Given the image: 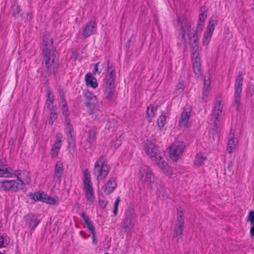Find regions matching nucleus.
Wrapping results in <instances>:
<instances>
[{
    "instance_id": "f257e3e1",
    "label": "nucleus",
    "mask_w": 254,
    "mask_h": 254,
    "mask_svg": "<svg viewBox=\"0 0 254 254\" xmlns=\"http://www.w3.org/2000/svg\"><path fill=\"white\" fill-rule=\"evenodd\" d=\"M42 49L45 64L47 66L51 65L56 60V52L53 38L48 33L45 34L43 37Z\"/></svg>"
},
{
    "instance_id": "f03ea898",
    "label": "nucleus",
    "mask_w": 254,
    "mask_h": 254,
    "mask_svg": "<svg viewBox=\"0 0 254 254\" xmlns=\"http://www.w3.org/2000/svg\"><path fill=\"white\" fill-rule=\"evenodd\" d=\"M182 37L184 40L189 43L192 49H198L197 37L194 25L190 21L185 19L182 22Z\"/></svg>"
},
{
    "instance_id": "7ed1b4c3",
    "label": "nucleus",
    "mask_w": 254,
    "mask_h": 254,
    "mask_svg": "<svg viewBox=\"0 0 254 254\" xmlns=\"http://www.w3.org/2000/svg\"><path fill=\"white\" fill-rule=\"evenodd\" d=\"M185 148V145L184 142L179 140L174 141L167 148L170 159L173 162H177L182 158Z\"/></svg>"
},
{
    "instance_id": "20e7f679",
    "label": "nucleus",
    "mask_w": 254,
    "mask_h": 254,
    "mask_svg": "<svg viewBox=\"0 0 254 254\" xmlns=\"http://www.w3.org/2000/svg\"><path fill=\"white\" fill-rule=\"evenodd\" d=\"M1 188L6 191L16 192L22 188L21 187V183L19 184L14 178L13 174L9 178H7L0 182Z\"/></svg>"
},
{
    "instance_id": "39448f33",
    "label": "nucleus",
    "mask_w": 254,
    "mask_h": 254,
    "mask_svg": "<svg viewBox=\"0 0 254 254\" xmlns=\"http://www.w3.org/2000/svg\"><path fill=\"white\" fill-rule=\"evenodd\" d=\"M109 168L104 158H99L95 165L94 172L98 180H103L109 172Z\"/></svg>"
},
{
    "instance_id": "423d86ee",
    "label": "nucleus",
    "mask_w": 254,
    "mask_h": 254,
    "mask_svg": "<svg viewBox=\"0 0 254 254\" xmlns=\"http://www.w3.org/2000/svg\"><path fill=\"white\" fill-rule=\"evenodd\" d=\"M83 180L86 198L88 201L92 202L94 199V195L90 174L87 170L84 172Z\"/></svg>"
},
{
    "instance_id": "0eeeda50",
    "label": "nucleus",
    "mask_w": 254,
    "mask_h": 254,
    "mask_svg": "<svg viewBox=\"0 0 254 254\" xmlns=\"http://www.w3.org/2000/svg\"><path fill=\"white\" fill-rule=\"evenodd\" d=\"M151 160L165 173L167 174H171V168L168 165L165 155L162 151H160Z\"/></svg>"
},
{
    "instance_id": "6e6552de",
    "label": "nucleus",
    "mask_w": 254,
    "mask_h": 254,
    "mask_svg": "<svg viewBox=\"0 0 254 254\" xmlns=\"http://www.w3.org/2000/svg\"><path fill=\"white\" fill-rule=\"evenodd\" d=\"M139 177L141 182L146 185L153 183L154 180L152 171L147 166L140 168L139 171Z\"/></svg>"
},
{
    "instance_id": "1a4fd4ad",
    "label": "nucleus",
    "mask_w": 254,
    "mask_h": 254,
    "mask_svg": "<svg viewBox=\"0 0 254 254\" xmlns=\"http://www.w3.org/2000/svg\"><path fill=\"white\" fill-rule=\"evenodd\" d=\"M216 22L217 20L215 18L210 19L202 39L203 45L206 46L209 43Z\"/></svg>"
},
{
    "instance_id": "9d476101",
    "label": "nucleus",
    "mask_w": 254,
    "mask_h": 254,
    "mask_svg": "<svg viewBox=\"0 0 254 254\" xmlns=\"http://www.w3.org/2000/svg\"><path fill=\"white\" fill-rule=\"evenodd\" d=\"M97 24L94 21L87 23L82 28L81 34L84 38H87L94 34L96 31Z\"/></svg>"
},
{
    "instance_id": "9b49d317",
    "label": "nucleus",
    "mask_w": 254,
    "mask_h": 254,
    "mask_svg": "<svg viewBox=\"0 0 254 254\" xmlns=\"http://www.w3.org/2000/svg\"><path fill=\"white\" fill-rule=\"evenodd\" d=\"M115 72L113 70H112L110 75L107 76V81L105 88V92L107 94V97L108 98H111L113 94L115 88Z\"/></svg>"
},
{
    "instance_id": "f8f14e48",
    "label": "nucleus",
    "mask_w": 254,
    "mask_h": 254,
    "mask_svg": "<svg viewBox=\"0 0 254 254\" xmlns=\"http://www.w3.org/2000/svg\"><path fill=\"white\" fill-rule=\"evenodd\" d=\"M144 150L151 159L161 151L159 149L155 143L151 141H147L145 142Z\"/></svg>"
},
{
    "instance_id": "ddd939ff",
    "label": "nucleus",
    "mask_w": 254,
    "mask_h": 254,
    "mask_svg": "<svg viewBox=\"0 0 254 254\" xmlns=\"http://www.w3.org/2000/svg\"><path fill=\"white\" fill-rule=\"evenodd\" d=\"M238 142V139L235 136V131L231 130L227 147V151L228 153L231 154L235 151Z\"/></svg>"
},
{
    "instance_id": "4468645a",
    "label": "nucleus",
    "mask_w": 254,
    "mask_h": 254,
    "mask_svg": "<svg viewBox=\"0 0 254 254\" xmlns=\"http://www.w3.org/2000/svg\"><path fill=\"white\" fill-rule=\"evenodd\" d=\"M63 137L61 134H58L57 136V140L55 142L52 150L51 155L53 159L58 158L59 152L62 146V142L63 141Z\"/></svg>"
},
{
    "instance_id": "2eb2a0df",
    "label": "nucleus",
    "mask_w": 254,
    "mask_h": 254,
    "mask_svg": "<svg viewBox=\"0 0 254 254\" xmlns=\"http://www.w3.org/2000/svg\"><path fill=\"white\" fill-rule=\"evenodd\" d=\"M83 218L85 222V227L87 228L92 234V242L93 244L96 245L97 243V240L96 239L95 229L92 222L88 216L84 215Z\"/></svg>"
},
{
    "instance_id": "dca6fc26",
    "label": "nucleus",
    "mask_w": 254,
    "mask_h": 254,
    "mask_svg": "<svg viewBox=\"0 0 254 254\" xmlns=\"http://www.w3.org/2000/svg\"><path fill=\"white\" fill-rule=\"evenodd\" d=\"M13 176L19 184L21 183V187L22 189L24 183H27L30 181L28 173L25 171L18 172L16 174H13Z\"/></svg>"
},
{
    "instance_id": "f3484780",
    "label": "nucleus",
    "mask_w": 254,
    "mask_h": 254,
    "mask_svg": "<svg viewBox=\"0 0 254 254\" xmlns=\"http://www.w3.org/2000/svg\"><path fill=\"white\" fill-rule=\"evenodd\" d=\"M85 96L87 99V106L91 110L94 109L98 103L96 96L93 93L88 91L85 93Z\"/></svg>"
},
{
    "instance_id": "a211bd4d",
    "label": "nucleus",
    "mask_w": 254,
    "mask_h": 254,
    "mask_svg": "<svg viewBox=\"0 0 254 254\" xmlns=\"http://www.w3.org/2000/svg\"><path fill=\"white\" fill-rule=\"evenodd\" d=\"M117 186V183L116 179L111 178L103 187L104 192L107 194H109L115 190Z\"/></svg>"
},
{
    "instance_id": "6ab92c4d",
    "label": "nucleus",
    "mask_w": 254,
    "mask_h": 254,
    "mask_svg": "<svg viewBox=\"0 0 254 254\" xmlns=\"http://www.w3.org/2000/svg\"><path fill=\"white\" fill-rule=\"evenodd\" d=\"M185 222H175L174 228V237L180 238L183 234Z\"/></svg>"
},
{
    "instance_id": "aec40b11",
    "label": "nucleus",
    "mask_w": 254,
    "mask_h": 254,
    "mask_svg": "<svg viewBox=\"0 0 254 254\" xmlns=\"http://www.w3.org/2000/svg\"><path fill=\"white\" fill-rule=\"evenodd\" d=\"M190 114V112L186 110L182 113L179 123V127L181 128H184L188 127Z\"/></svg>"
},
{
    "instance_id": "412c9836",
    "label": "nucleus",
    "mask_w": 254,
    "mask_h": 254,
    "mask_svg": "<svg viewBox=\"0 0 254 254\" xmlns=\"http://www.w3.org/2000/svg\"><path fill=\"white\" fill-rule=\"evenodd\" d=\"M157 105L153 104H150L146 110V116L149 122H152L157 110Z\"/></svg>"
},
{
    "instance_id": "4be33fe9",
    "label": "nucleus",
    "mask_w": 254,
    "mask_h": 254,
    "mask_svg": "<svg viewBox=\"0 0 254 254\" xmlns=\"http://www.w3.org/2000/svg\"><path fill=\"white\" fill-rule=\"evenodd\" d=\"M85 80L86 84L88 86H90L93 88H95L98 86V82L97 79L91 73H88L86 75Z\"/></svg>"
},
{
    "instance_id": "5701e85b",
    "label": "nucleus",
    "mask_w": 254,
    "mask_h": 254,
    "mask_svg": "<svg viewBox=\"0 0 254 254\" xmlns=\"http://www.w3.org/2000/svg\"><path fill=\"white\" fill-rule=\"evenodd\" d=\"M39 223L38 219L34 216L28 217L27 223L31 230H34L37 226Z\"/></svg>"
},
{
    "instance_id": "b1692460",
    "label": "nucleus",
    "mask_w": 254,
    "mask_h": 254,
    "mask_svg": "<svg viewBox=\"0 0 254 254\" xmlns=\"http://www.w3.org/2000/svg\"><path fill=\"white\" fill-rule=\"evenodd\" d=\"M12 172L10 169L5 166L0 165V177L9 178Z\"/></svg>"
},
{
    "instance_id": "393cba45",
    "label": "nucleus",
    "mask_w": 254,
    "mask_h": 254,
    "mask_svg": "<svg viewBox=\"0 0 254 254\" xmlns=\"http://www.w3.org/2000/svg\"><path fill=\"white\" fill-rule=\"evenodd\" d=\"M64 171L63 163L61 161H58L55 166V174L57 178L60 179Z\"/></svg>"
},
{
    "instance_id": "a878e982",
    "label": "nucleus",
    "mask_w": 254,
    "mask_h": 254,
    "mask_svg": "<svg viewBox=\"0 0 254 254\" xmlns=\"http://www.w3.org/2000/svg\"><path fill=\"white\" fill-rule=\"evenodd\" d=\"M133 225L134 223L130 216H127L123 220V226L126 230L130 229Z\"/></svg>"
},
{
    "instance_id": "bb28decb",
    "label": "nucleus",
    "mask_w": 254,
    "mask_h": 254,
    "mask_svg": "<svg viewBox=\"0 0 254 254\" xmlns=\"http://www.w3.org/2000/svg\"><path fill=\"white\" fill-rule=\"evenodd\" d=\"M206 157L202 153H199L196 154L194 163L196 166H200L203 164Z\"/></svg>"
},
{
    "instance_id": "cd10ccee",
    "label": "nucleus",
    "mask_w": 254,
    "mask_h": 254,
    "mask_svg": "<svg viewBox=\"0 0 254 254\" xmlns=\"http://www.w3.org/2000/svg\"><path fill=\"white\" fill-rule=\"evenodd\" d=\"M197 50H194L192 49V65L193 64H200V58L199 54L197 53Z\"/></svg>"
},
{
    "instance_id": "c85d7f7f",
    "label": "nucleus",
    "mask_w": 254,
    "mask_h": 254,
    "mask_svg": "<svg viewBox=\"0 0 254 254\" xmlns=\"http://www.w3.org/2000/svg\"><path fill=\"white\" fill-rule=\"evenodd\" d=\"M222 109V106L220 101H217L214 107L213 116H220Z\"/></svg>"
},
{
    "instance_id": "c756f323",
    "label": "nucleus",
    "mask_w": 254,
    "mask_h": 254,
    "mask_svg": "<svg viewBox=\"0 0 254 254\" xmlns=\"http://www.w3.org/2000/svg\"><path fill=\"white\" fill-rule=\"evenodd\" d=\"M60 96L62 100L61 104L63 106V113L64 116H67L68 115V109L66 106V102L64 98V93L63 92H60Z\"/></svg>"
},
{
    "instance_id": "7c9ffc66",
    "label": "nucleus",
    "mask_w": 254,
    "mask_h": 254,
    "mask_svg": "<svg viewBox=\"0 0 254 254\" xmlns=\"http://www.w3.org/2000/svg\"><path fill=\"white\" fill-rule=\"evenodd\" d=\"M32 199L35 201L41 200L43 201L44 198L45 197V193L37 192L30 195Z\"/></svg>"
},
{
    "instance_id": "2f4dec72",
    "label": "nucleus",
    "mask_w": 254,
    "mask_h": 254,
    "mask_svg": "<svg viewBox=\"0 0 254 254\" xmlns=\"http://www.w3.org/2000/svg\"><path fill=\"white\" fill-rule=\"evenodd\" d=\"M166 123V117L164 115H160L157 120V124L158 127L162 129L164 127Z\"/></svg>"
},
{
    "instance_id": "473e14b6",
    "label": "nucleus",
    "mask_w": 254,
    "mask_h": 254,
    "mask_svg": "<svg viewBox=\"0 0 254 254\" xmlns=\"http://www.w3.org/2000/svg\"><path fill=\"white\" fill-rule=\"evenodd\" d=\"M57 117V113L55 111H52L50 113V116L49 118V125L50 126H53Z\"/></svg>"
},
{
    "instance_id": "72a5a7b5",
    "label": "nucleus",
    "mask_w": 254,
    "mask_h": 254,
    "mask_svg": "<svg viewBox=\"0 0 254 254\" xmlns=\"http://www.w3.org/2000/svg\"><path fill=\"white\" fill-rule=\"evenodd\" d=\"M246 220L251 225L254 224V211L250 210L248 214Z\"/></svg>"
},
{
    "instance_id": "f704fd0d",
    "label": "nucleus",
    "mask_w": 254,
    "mask_h": 254,
    "mask_svg": "<svg viewBox=\"0 0 254 254\" xmlns=\"http://www.w3.org/2000/svg\"><path fill=\"white\" fill-rule=\"evenodd\" d=\"M43 201L50 204L55 205L57 202V199L45 194Z\"/></svg>"
},
{
    "instance_id": "c9c22d12",
    "label": "nucleus",
    "mask_w": 254,
    "mask_h": 254,
    "mask_svg": "<svg viewBox=\"0 0 254 254\" xmlns=\"http://www.w3.org/2000/svg\"><path fill=\"white\" fill-rule=\"evenodd\" d=\"M10 243V240L8 238L4 236L0 235V248L2 247H5Z\"/></svg>"
},
{
    "instance_id": "e433bc0d",
    "label": "nucleus",
    "mask_w": 254,
    "mask_h": 254,
    "mask_svg": "<svg viewBox=\"0 0 254 254\" xmlns=\"http://www.w3.org/2000/svg\"><path fill=\"white\" fill-rule=\"evenodd\" d=\"M184 211L181 209H178L177 212V218L176 222H185Z\"/></svg>"
},
{
    "instance_id": "4c0bfd02",
    "label": "nucleus",
    "mask_w": 254,
    "mask_h": 254,
    "mask_svg": "<svg viewBox=\"0 0 254 254\" xmlns=\"http://www.w3.org/2000/svg\"><path fill=\"white\" fill-rule=\"evenodd\" d=\"M193 72L197 76H199L201 74V64L193 65Z\"/></svg>"
},
{
    "instance_id": "58836bf2",
    "label": "nucleus",
    "mask_w": 254,
    "mask_h": 254,
    "mask_svg": "<svg viewBox=\"0 0 254 254\" xmlns=\"http://www.w3.org/2000/svg\"><path fill=\"white\" fill-rule=\"evenodd\" d=\"M209 91L210 90H206V89H203L202 93V95H201V100L203 102H207V98L208 97V95H209Z\"/></svg>"
},
{
    "instance_id": "ea45409f",
    "label": "nucleus",
    "mask_w": 254,
    "mask_h": 254,
    "mask_svg": "<svg viewBox=\"0 0 254 254\" xmlns=\"http://www.w3.org/2000/svg\"><path fill=\"white\" fill-rule=\"evenodd\" d=\"M184 88L185 86L184 83L180 82L177 84L176 90L178 91V92L181 93L184 91Z\"/></svg>"
},
{
    "instance_id": "a19ab883",
    "label": "nucleus",
    "mask_w": 254,
    "mask_h": 254,
    "mask_svg": "<svg viewBox=\"0 0 254 254\" xmlns=\"http://www.w3.org/2000/svg\"><path fill=\"white\" fill-rule=\"evenodd\" d=\"M210 84H211V82L209 79H207V80H205L203 89L210 90Z\"/></svg>"
},
{
    "instance_id": "79ce46f5",
    "label": "nucleus",
    "mask_w": 254,
    "mask_h": 254,
    "mask_svg": "<svg viewBox=\"0 0 254 254\" xmlns=\"http://www.w3.org/2000/svg\"><path fill=\"white\" fill-rule=\"evenodd\" d=\"M119 202H120V198L118 197L117 199V200H116V201L115 202V204H114V213L115 215H116L117 214L118 207Z\"/></svg>"
},
{
    "instance_id": "37998d69",
    "label": "nucleus",
    "mask_w": 254,
    "mask_h": 254,
    "mask_svg": "<svg viewBox=\"0 0 254 254\" xmlns=\"http://www.w3.org/2000/svg\"><path fill=\"white\" fill-rule=\"evenodd\" d=\"M219 117L216 116H213V125L215 127H217L219 123Z\"/></svg>"
},
{
    "instance_id": "c03bdc74",
    "label": "nucleus",
    "mask_w": 254,
    "mask_h": 254,
    "mask_svg": "<svg viewBox=\"0 0 254 254\" xmlns=\"http://www.w3.org/2000/svg\"><path fill=\"white\" fill-rule=\"evenodd\" d=\"M250 234L251 237H254V224L251 225Z\"/></svg>"
},
{
    "instance_id": "a18cd8bd",
    "label": "nucleus",
    "mask_w": 254,
    "mask_h": 254,
    "mask_svg": "<svg viewBox=\"0 0 254 254\" xmlns=\"http://www.w3.org/2000/svg\"><path fill=\"white\" fill-rule=\"evenodd\" d=\"M95 136V133L93 131L89 132V138L90 141H93L94 140Z\"/></svg>"
},
{
    "instance_id": "49530a36",
    "label": "nucleus",
    "mask_w": 254,
    "mask_h": 254,
    "mask_svg": "<svg viewBox=\"0 0 254 254\" xmlns=\"http://www.w3.org/2000/svg\"><path fill=\"white\" fill-rule=\"evenodd\" d=\"M66 126L67 127L69 131H71V130H72V126L71 125L70 122L68 120L66 121Z\"/></svg>"
},
{
    "instance_id": "de8ad7c7",
    "label": "nucleus",
    "mask_w": 254,
    "mask_h": 254,
    "mask_svg": "<svg viewBox=\"0 0 254 254\" xmlns=\"http://www.w3.org/2000/svg\"><path fill=\"white\" fill-rule=\"evenodd\" d=\"M81 236L85 239H87L89 236L87 235L84 232L81 231L80 232Z\"/></svg>"
},
{
    "instance_id": "09e8293b",
    "label": "nucleus",
    "mask_w": 254,
    "mask_h": 254,
    "mask_svg": "<svg viewBox=\"0 0 254 254\" xmlns=\"http://www.w3.org/2000/svg\"><path fill=\"white\" fill-rule=\"evenodd\" d=\"M121 144V141L120 140H116V143L115 144V146L116 147H118Z\"/></svg>"
},
{
    "instance_id": "8fccbe9b",
    "label": "nucleus",
    "mask_w": 254,
    "mask_h": 254,
    "mask_svg": "<svg viewBox=\"0 0 254 254\" xmlns=\"http://www.w3.org/2000/svg\"><path fill=\"white\" fill-rule=\"evenodd\" d=\"M241 91V89L240 87L239 86L236 89V94L239 95Z\"/></svg>"
},
{
    "instance_id": "3c124183",
    "label": "nucleus",
    "mask_w": 254,
    "mask_h": 254,
    "mask_svg": "<svg viewBox=\"0 0 254 254\" xmlns=\"http://www.w3.org/2000/svg\"><path fill=\"white\" fill-rule=\"evenodd\" d=\"M78 54L77 52H72V56L74 58V59H76L78 57Z\"/></svg>"
},
{
    "instance_id": "603ef678",
    "label": "nucleus",
    "mask_w": 254,
    "mask_h": 254,
    "mask_svg": "<svg viewBox=\"0 0 254 254\" xmlns=\"http://www.w3.org/2000/svg\"><path fill=\"white\" fill-rule=\"evenodd\" d=\"M94 73V74H96V73H99V72H98L97 64H96L95 66Z\"/></svg>"
},
{
    "instance_id": "864d4df0",
    "label": "nucleus",
    "mask_w": 254,
    "mask_h": 254,
    "mask_svg": "<svg viewBox=\"0 0 254 254\" xmlns=\"http://www.w3.org/2000/svg\"><path fill=\"white\" fill-rule=\"evenodd\" d=\"M15 8H16V10L17 11V12L19 11L20 7L19 6H16Z\"/></svg>"
},
{
    "instance_id": "5fc2aeb1",
    "label": "nucleus",
    "mask_w": 254,
    "mask_h": 254,
    "mask_svg": "<svg viewBox=\"0 0 254 254\" xmlns=\"http://www.w3.org/2000/svg\"><path fill=\"white\" fill-rule=\"evenodd\" d=\"M0 254H2L1 252H0Z\"/></svg>"
}]
</instances>
